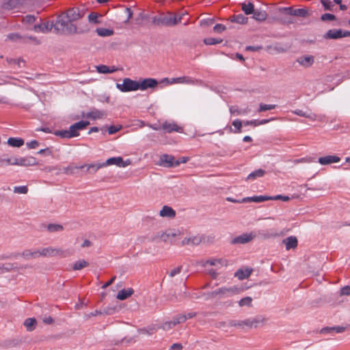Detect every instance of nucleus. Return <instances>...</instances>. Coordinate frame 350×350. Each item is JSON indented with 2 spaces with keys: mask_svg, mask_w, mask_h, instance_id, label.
I'll return each instance as SVG.
<instances>
[{
  "mask_svg": "<svg viewBox=\"0 0 350 350\" xmlns=\"http://www.w3.org/2000/svg\"><path fill=\"white\" fill-rule=\"evenodd\" d=\"M205 265H213V266L221 265V267H223V266H227L228 262L225 259L212 258V259L206 260Z\"/></svg>",
  "mask_w": 350,
  "mask_h": 350,
  "instance_id": "c85d7f7f",
  "label": "nucleus"
},
{
  "mask_svg": "<svg viewBox=\"0 0 350 350\" xmlns=\"http://www.w3.org/2000/svg\"><path fill=\"white\" fill-rule=\"evenodd\" d=\"M180 162L175 161V158L172 155L162 154L160 157L159 165L165 167H171L179 165Z\"/></svg>",
  "mask_w": 350,
  "mask_h": 350,
  "instance_id": "0eeeda50",
  "label": "nucleus"
},
{
  "mask_svg": "<svg viewBox=\"0 0 350 350\" xmlns=\"http://www.w3.org/2000/svg\"><path fill=\"white\" fill-rule=\"evenodd\" d=\"M340 161V158L336 155H327L319 158V163L323 165H329L334 163H338Z\"/></svg>",
  "mask_w": 350,
  "mask_h": 350,
  "instance_id": "2eb2a0df",
  "label": "nucleus"
},
{
  "mask_svg": "<svg viewBox=\"0 0 350 350\" xmlns=\"http://www.w3.org/2000/svg\"><path fill=\"white\" fill-rule=\"evenodd\" d=\"M36 325V320L33 318L27 319L24 322V325L25 326L27 331H32L35 329Z\"/></svg>",
  "mask_w": 350,
  "mask_h": 350,
  "instance_id": "2f4dec72",
  "label": "nucleus"
},
{
  "mask_svg": "<svg viewBox=\"0 0 350 350\" xmlns=\"http://www.w3.org/2000/svg\"><path fill=\"white\" fill-rule=\"evenodd\" d=\"M245 125H251L254 126H259L258 120H247L245 122Z\"/></svg>",
  "mask_w": 350,
  "mask_h": 350,
  "instance_id": "680f3d73",
  "label": "nucleus"
},
{
  "mask_svg": "<svg viewBox=\"0 0 350 350\" xmlns=\"http://www.w3.org/2000/svg\"><path fill=\"white\" fill-rule=\"evenodd\" d=\"M275 108V105L260 104L258 111V112H262V111H265L267 110H271Z\"/></svg>",
  "mask_w": 350,
  "mask_h": 350,
  "instance_id": "de8ad7c7",
  "label": "nucleus"
},
{
  "mask_svg": "<svg viewBox=\"0 0 350 350\" xmlns=\"http://www.w3.org/2000/svg\"><path fill=\"white\" fill-rule=\"evenodd\" d=\"M161 23L167 26L175 25L178 23L176 16H166L161 18Z\"/></svg>",
  "mask_w": 350,
  "mask_h": 350,
  "instance_id": "b1692460",
  "label": "nucleus"
},
{
  "mask_svg": "<svg viewBox=\"0 0 350 350\" xmlns=\"http://www.w3.org/2000/svg\"><path fill=\"white\" fill-rule=\"evenodd\" d=\"M255 236L252 234H243L239 237H237L234 239V243H246L252 241Z\"/></svg>",
  "mask_w": 350,
  "mask_h": 350,
  "instance_id": "393cba45",
  "label": "nucleus"
},
{
  "mask_svg": "<svg viewBox=\"0 0 350 350\" xmlns=\"http://www.w3.org/2000/svg\"><path fill=\"white\" fill-rule=\"evenodd\" d=\"M265 174V171L262 169L256 170L252 173H250L247 177V180H254L258 177H262Z\"/></svg>",
  "mask_w": 350,
  "mask_h": 350,
  "instance_id": "7c9ffc66",
  "label": "nucleus"
},
{
  "mask_svg": "<svg viewBox=\"0 0 350 350\" xmlns=\"http://www.w3.org/2000/svg\"><path fill=\"white\" fill-rule=\"evenodd\" d=\"M162 129L167 133L178 132L183 133V129L174 122H165L162 124Z\"/></svg>",
  "mask_w": 350,
  "mask_h": 350,
  "instance_id": "ddd939ff",
  "label": "nucleus"
},
{
  "mask_svg": "<svg viewBox=\"0 0 350 350\" xmlns=\"http://www.w3.org/2000/svg\"><path fill=\"white\" fill-rule=\"evenodd\" d=\"M254 18L257 21H265L267 13L265 11H254Z\"/></svg>",
  "mask_w": 350,
  "mask_h": 350,
  "instance_id": "a19ab883",
  "label": "nucleus"
},
{
  "mask_svg": "<svg viewBox=\"0 0 350 350\" xmlns=\"http://www.w3.org/2000/svg\"><path fill=\"white\" fill-rule=\"evenodd\" d=\"M8 144L12 147L19 148L24 144V140L21 138L10 137L8 139Z\"/></svg>",
  "mask_w": 350,
  "mask_h": 350,
  "instance_id": "cd10ccee",
  "label": "nucleus"
},
{
  "mask_svg": "<svg viewBox=\"0 0 350 350\" xmlns=\"http://www.w3.org/2000/svg\"><path fill=\"white\" fill-rule=\"evenodd\" d=\"M267 200H270L269 196H256L252 197H247L244 198L241 200V202H256L259 203L262 202H265Z\"/></svg>",
  "mask_w": 350,
  "mask_h": 350,
  "instance_id": "a211bd4d",
  "label": "nucleus"
},
{
  "mask_svg": "<svg viewBox=\"0 0 350 350\" xmlns=\"http://www.w3.org/2000/svg\"><path fill=\"white\" fill-rule=\"evenodd\" d=\"M138 81L125 78L123 79L122 83H116V88L122 92L138 90Z\"/></svg>",
  "mask_w": 350,
  "mask_h": 350,
  "instance_id": "7ed1b4c3",
  "label": "nucleus"
},
{
  "mask_svg": "<svg viewBox=\"0 0 350 350\" xmlns=\"http://www.w3.org/2000/svg\"><path fill=\"white\" fill-rule=\"evenodd\" d=\"M159 215L162 217L173 218L176 215V212L170 206H164L160 211Z\"/></svg>",
  "mask_w": 350,
  "mask_h": 350,
  "instance_id": "6ab92c4d",
  "label": "nucleus"
},
{
  "mask_svg": "<svg viewBox=\"0 0 350 350\" xmlns=\"http://www.w3.org/2000/svg\"><path fill=\"white\" fill-rule=\"evenodd\" d=\"M85 167H87V170L90 173H95L99 169L105 167V165L104 163H92V164H90V165H80V166L76 167V169L81 170V169H83Z\"/></svg>",
  "mask_w": 350,
  "mask_h": 350,
  "instance_id": "f3484780",
  "label": "nucleus"
},
{
  "mask_svg": "<svg viewBox=\"0 0 350 350\" xmlns=\"http://www.w3.org/2000/svg\"><path fill=\"white\" fill-rule=\"evenodd\" d=\"M38 251L39 256H55L66 257L65 252L59 248L51 247H45Z\"/></svg>",
  "mask_w": 350,
  "mask_h": 350,
  "instance_id": "20e7f679",
  "label": "nucleus"
},
{
  "mask_svg": "<svg viewBox=\"0 0 350 350\" xmlns=\"http://www.w3.org/2000/svg\"><path fill=\"white\" fill-rule=\"evenodd\" d=\"M350 36V31L342 29H329L325 35V39H339L345 37Z\"/></svg>",
  "mask_w": 350,
  "mask_h": 350,
  "instance_id": "39448f33",
  "label": "nucleus"
},
{
  "mask_svg": "<svg viewBox=\"0 0 350 350\" xmlns=\"http://www.w3.org/2000/svg\"><path fill=\"white\" fill-rule=\"evenodd\" d=\"M98 15L96 12H91L88 16V20L90 23L98 24L99 21H98Z\"/></svg>",
  "mask_w": 350,
  "mask_h": 350,
  "instance_id": "3c124183",
  "label": "nucleus"
},
{
  "mask_svg": "<svg viewBox=\"0 0 350 350\" xmlns=\"http://www.w3.org/2000/svg\"><path fill=\"white\" fill-rule=\"evenodd\" d=\"M341 294L345 295H350V286H346L341 289Z\"/></svg>",
  "mask_w": 350,
  "mask_h": 350,
  "instance_id": "e2e57ef3",
  "label": "nucleus"
},
{
  "mask_svg": "<svg viewBox=\"0 0 350 350\" xmlns=\"http://www.w3.org/2000/svg\"><path fill=\"white\" fill-rule=\"evenodd\" d=\"M270 200H282L283 202H288L290 200V198L287 196L277 195L274 196H269Z\"/></svg>",
  "mask_w": 350,
  "mask_h": 350,
  "instance_id": "a18cd8bd",
  "label": "nucleus"
},
{
  "mask_svg": "<svg viewBox=\"0 0 350 350\" xmlns=\"http://www.w3.org/2000/svg\"><path fill=\"white\" fill-rule=\"evenodd\" d=\"M28 191L27 186H17L14 187V192L16 193L26 194Z\"/></svg>",
  "mask_w": 350,
  "mask_h": 350,
  "instance_id": "c03bdc74",
  "label": "nucleus"
},
{
  "mask_svg": "<svg viewBox=\"0 0 350 350\" xmlns=\"http://www.w3.org/2000/svg\"><path fill=\"white\" fill-rule=\"evenodd\" d=\"M321 20L323 21H333L335 19V16L332 14L326 13L321 16Z\"/></svg>",
  "mask_w": 350,
  "mask_h": 350,
  "instance_id": "6e6d98bb",
  "label": "nucleus"
},
{
  "mask_svg": "<svg viewBox=\"0 0 350 350\" xmlns=\"http://www.w3.org/2000/svg\"><path fill=\"white\" fill-rule=\"evenodd\" d=\"M3 161L6 162V163L8 165H18V163L17 157H12V158L7 159H0V162H3Z\"/></svg>",
  "mask_w": 350,
  "mask_h": 350,
  "instance_id": "8fccbe9b",
  "label": "nucleus"
},
{
  "mask_svg": "<svg viewBox=\"0 0 350 350\" xmlns=\"http://www.w3.org/2000/svg\"><path fill=\"white\" fill-rule=\"evenodd\" d=\"M121 129V126H110L108 128V133L111 135L114 134Z\"/></svg>",
  "mask_w": 350,
  "mask_h": 350,
  "instance_id": "052dcab7",
  "label": "nucleus"
},
{
  "mask_svg": "<svg viewBox=\"0 0 350 350\" xmlns=\"http://www.w3.org/2000/svg\"><path fill=\"white\" fill-rule=\"evenodd\" d=\"M181 269H182L181 266H179V267H177L174 269H173L172 270L170 271V272L169 273L170 276L172 278L174 277L175 275H176L177 274L180 273Z\"/></svg>",
  "mask_w": 350,
  "mask_h": 350,
  "instance_id": "13d9d810",
  "label": "nucleus"
},
{
  "mask_svg": "<svg viewBox=\"0 0 350 350\" xmlns=\"http://www.w3.org/2000/svg\"><path fill=\"white\" fill-rule=\"evenodd\" d=\"M158 82L156 79L152 78H146L141 81H138V90H146L148 88H153L157 86Z\"/></svg>",
  "mask_w": 350,
  "mask_h": 350,
  "instance_id": "9b49d317",
  "label": "nucleus"
},
{
  "mask_svg": "<svg viewBox=\"0 0 350 350\" xmlns=\"http://www.w3.org/2000/svg\"><path fill=\"white\" fill-rule=\"evenodd\" d=\"M20 255L25 260H29L30 258H36L39 257L38 250L31 251L29 250H26L23 251Z\"/></svg>",
  "mask_w": 350,
  "mask_h": 350,
  "instance_id": "a878e982",
  "label": "nucleus"
},
{
  "mask_svg": "<svg viewBox=\"0 0 350 350\" xmlns=\"http://www.w3.org/2000/svg\"><path fill=\"white\" fill-rule=\"evenodd\" d=\"M252 298L251 297H245L242 298L239 301V306L240 307H243V306L250 307V306H252Z\"/></svg>",
  "mask_w": 350,
  "mask_h": 350,
  "instance_id": "ea45409f",
  "label": "nucleus"
},
{
  "mask_svg": "<svg viewBox=\"0 0 350 350\" xmlns=\"http://www.w3.org/2000/svg\"><path fill=\"white\" fill-rule=\"evenodd\" d=\"M222 42V40L215 39L213 38H208L204 40V42L207 45L219 44Z\"/></svg>",
  "mask_w": 350,
  "mask_h": 350,
  "instance_id": "49530a36",
  "label": "nucleus"
},
{
  "mask_svg": "<svg viewBox=\"0 0 350 350\" xmlns=\"http://www.w3.org/2000/svg\"><path fill=\"white\" fill-rule=\"evenodd\" d=\"M226 29V28L225 25H224L222 24H217L213 27V30L216 33H221L224 31H225Z\"/></svg>",
  "mask_w": 350,
  "mask_h": 350,
  "instance_id": "864d4df0",
  "label": "nucleus"
},
{
  "mask_svg": "<svg viewBox=\"0 0 350 350\" xmlns=\"http://www.w3.org/2000/svg\"><path fill=\"white\" fill-rule=\"evenodd\" d=\"M231 21L239 24H245L247 21V18L243 14H238L233 16L231 18Z\"/></svg>",
  "mask_w": 350,
  "mask_h": 350,
  "instance_id": "4c0bfd02",
  "label": "nucleus"
},
{
  "mask_svg": "<svg viewBox=\"0 0 350 350\" xmlns=\"http://www.w3.org/2000/svg\"><path fill=\"white\" fill-rule=\"evenodd\" d=\"M96 70L99 73L107 74L111 73L116 70V68L110 69L107 66L105 65H100L96 66Z\"/></svg>",
  "mask_w": 350,
  "mask_h": 350,
  "instance_id": "58836bf2",
  "label": "nucleus"
},
{
  "mask_svg": "<svg viewBox=\"0 0 350 350\" xmlns=\"http://www.w3.org/2000/svg\"><path fill=\"white\" fill-rule=\"evenodd\" d=\"M96 31L98 36L102 37L111 36L113 34V30L105 28H98Z\"/></svg>",
  "mask_w": 350,
  "mask_h": 350,
  "instance_id": "72a5a7b5",
  "label": "nucleus"
},
{
  "mask_svg": "<svg viewBox=\"0 0 350 350\" xmlns=\"http://www.w3.org/2000/svg\"><path fill=\"white\" fill-rule=\"evenodd\" d=\"M345 330V328L342 326H336L332 327H325L321 329V333H330L334 332L336 333H342Z\"/></svg>",
  "mask_w": 350,
  "mask_h": 350,
  "instance_id": "473e14b6",
  "label": "nucleus"
},
{
  "mask_svg": "<svg viewBox=\"0 0 350 350\" xmlns=\"http://www.w3.org/2000/svg\"><path fill=\"white\" fill-rule=\"evenodd\" d=\"M266 322V319L262 317H256L245 319L241 321H232L230 323L232 326L239 327H249V328H256L258 327L260 324H265Z\"/></svg>",
  "mask_w": 350,
  "mask_h": 350,
  "instance_id": "f03ea898",
  "label": "nucleus"
},
{
  "mask_svg": "<svg viewBox=\"0 0 350 350\" xmlns=\"http://www.w3.org/2000/svg\"><path fill=\"white\" fill-rule=\"evenodd\" d=\"M55 135L62 138H71L68 130L57 131L55 132Z\"/></svg>",
  "mask_w": 350,
  "mask_h": 350,
  "instance_id": "09e8293b",
  "label": "nucleus"
},
{
  "mask_svg": "<svg viewBox=\"0 0 350 350\" xmlns=\"http://www.w3.org/2000/svg\"><path fill=\"white\" fill-rule=\"evenodd\" d=\"M170 349L172 350H181L183 349V345L180 343H174L171 346Z\"/></svg>",
  "mask_w": 350,
  "mask_h": 350,
  "instance_id": "0e129e2a",
  "label": "nucleus"
},
{
  "mask_svg": "<svg viewBox=\"0 0 350 350\" xmlns=\"http://www.w3.org/2000/svg\"><path fill=\"white\" fill-rule=\"evenodd\" d=\"M125 12L127 14V21H129L133 16V12L131 8H127L125 10Z\"/></svg>",
  "mask_w": 350,
  "mask_h": 350,
  "instance_id": "774afa93",
  "label": "nucleus"
},
{
  "mask_svg": "<svg viewBox=\"0 0 350 350\" xmlns=\"http://www.w3.org/2000/svg\"><path fill=\"white\" fill-rule=\"evenodd\" d=\"M294 113H295L296 115L299 116H301V117H305L307 116V112L306 111H304L302 110H300V109H297L294 111Z\"/></svg>",
  "mask_w": 350,
  "mask_h": 350,
  "instance_id": "69168bd1",
  "label": "nucleus"
},
{
  "mask_svg": "<svg viewBox=\"0 0 350 350\" xmlns=\"http://www.w3.org/2000/svg\"><path fill=\"white\" fill-rule=\"evenodd\" d=\"M202 241V238L199 235L190 236L185 237L181 241V245H197Z\"/></svg>",
  "mask_w": 350,
  "mask_h": 350,
  "instance_id": "4468645a",
  "label": "nucleus"
},
{
  "mask_svg": "<svg viewBox=\"0 0 350 350\" xmlns=\"http://www.w3.org/2000/svg\"><path fill=\"white\" fill-rule=\"evenodd\" d=\"M54 29L58 33H75L77 27L72 23L64 13L59 15L54 24Z\"/></svg>",
  "mask_w": 350,
  "mask_h": 350,
  "instance_id": "f257e3e1",
  "label": "nucleus"
},
{
  "mask_svg": "<svg viewBox=\"0 0 350 350\" xmlns=\"http://www.w3.org/2000/svg\"><path fill=\"white\" fill-rule=\"evenodd\" d=\"M134 293L132 288L120 290L117 294V299L119 300H124L131 297Z\"/></svg>",
  "mask_w": 350,
  "mask_h": 350,
  "instance_id": "412c9836",
  "label": "nucleus"
},
{
  "mask_svg": "<svg viewBox=\"0 0 350 350\" xmlns=\"http://www.w3.org/2000/svg\"><path fill=\"white\" fill-rule=\"evenodd\" d=\"M174 326L175 325H173V321H171L165 322V323H163V325H161V328L163 330L167 331V330L172 329V327H174Z\"/></svg>",
  "mask_w": 350,
  "mask_h": 350,
  "instance_id": "4d7b16f0",
  "label": "nucleus"
},
{
  "mask_svg": "<svg viewBox=\"0 0 350 350\" xmlns=\"http://www.w3.org/2000/svg\"><path fill=\"white\" fill-rule=\"evenodd\" d=\"M285 244L286 249L289 250L291 249H294L297 246V239L295 237H288L286 239L283 241Z\"/></svg>",
  "mask_w": 350,
  "mask_h": 350,
  "instance_id": "4be33fe9",
  "label": "nucleus"
},
{
  "mask_svg": "<svg viewBox=\"0 0 350 350\" xmlns=\"http://www.w3.org/2000/svg\"><path fill=\"white\" fill-rule=\"evenodd\" d=\"M26 145L29 149H34L38 147L39 142L37 140H32L29 142H27Z\"/></svg>",
  "mask_w": 350,
  "mask_h": 350,
  "instance_id": "bf43d9fd",
  "label": "nucleus"
},
{
  "mask_svg": "<svg viewBox=\"0 0 350 350\" xmlns=\"http://www.w3.org/2000/svg\"><path fill=\"white\" fill-rule=\"evenodd\" d=\"M54 27V24L50 22L43 23L40 25H34V31L38 33H48L52 28Z\"/></svg>",
  "mask_w": 350,
  "mask_h": 350,
  "instance_id": "dca6fc26",
  "label": "nucleus"
},
{
  "mask_svg": "<svg viewBox=\"0 0 350 350\" xmlns=\"http://www.w3.org/2000/svg\"><path fill=\"white\" fill-rule=\"evenodd\" d=\"M161 83H165L167 85H172L174 83H185V84L193 85V84H195L196 81L193 79H192L191 77L184 76V77H177V78H172V79L164 78L163 79L161 80Z\"/></svg>",
  "mask_w": 350,
  "mask_h": 350,
  "instance_id": "423d86ee",
  "label": "nucleus"
},
{
  "mask_svg": "<svg viewBox=\"0 0 350 350\" xmlns=\"http://www.w3.org/2000/svg\"><path fill=\"white\" fill-rule=\"evenodd\" d=\"M66 16L72 23L73 21H77L84 16V12L81 10L79 8H72L69 9L66 13Z\"/></svg>",
  "mask_w": 350,
  "mask_h": 350,
  "instance_id": "9d476101",
  "label": "nucleus"
},
{
  "mask_svg": "<svg viewBox=\"0 0 350 350\" xmlns=\"http://www.w3.org/2000/svg\"><path fill=\"white\" fill-rule=\"evenodd\" d=\"M241 9L245 14L248 15L254 12V5L252 3H242Z\"/></svg>",
  "mask_w": 350,
  "mask_h": 350,
  "instance_id": "c9c22d12",
  "label": "nucleus"
},
{
  "mask_svg": "<svg viewBox=\"0 0 350 350\" xmlns=\"http://www.w3.org/2000/svg\"><path fill=\"white\" fill-rule=\"evenodd\" d=\"M46 229L50 232H59L64 230V227L60 224H50L46 226Z\"/></svg>",
  "mask_w": 350,
  "mask_h": 350,
  "instance_id": "f704fd0d",
  "label": "nucleus"
},
{
  "mask_svg": "<svg viewBox=\"0 0 350 350\" xmlns=\"http://www.w3.org/2000/svg\"><path fill=\"white\" fill-rule=\"evenodd\" d=\"M18 165L32 166L36 165V158L33 157L18 158Z\"/></svg>",
  "mask_w": 350,
  "mask_h": 350,
  "instance_id": "aec40b11",
  "label": "nucleus"
},
{
  "mask_svg": "<svg viewBox=\"0 0 350 350\" xmlns=\"http://www.w3.org/2000/svg\"><path fill=\"white\" fill-rule=\"evenodd\" d=\"M296 62L304 68L310 67L314 62V57L313 55H302L299 57Z\"/></svg>",
  "mask_w": 350,
  "mask_h": 350,
  "instance_id": "f8f14e48",
  "label": "nucleus"
},
{
  "mask_svg": "<svg viewBox=\"0 0 350 350\" xmlns=\"http://www.w3.org/2000/svg\"><path fill=\"white\" fill-rule=\"evenodd\" d=\"M105 116V114L104 112L97 110V109H94V110L88 113L87 115L85 116V117L88 118L96 120V119H101Z\"/></svg>",
  "mask_w": 350,
  "mask_h": 350,
  "instance_id": "bb28decb",
  "label": "nucleus"
},
{
  "mask_svg": "<svg viewBox=\"0 0 350 350\" xmlns=\"http://www.w3.org/2000/svg\"><path fill=\"white\" fill-rule=\"evenodd\" d=\"M88 266V262L85 260H79L75 262L72 266L74 270H81Z\"/></svg>",
  "mask_w": 350,
  "mask_h": 350,
  "instance_id": "e433bc0d",
  "label": "nucleus"
},
{
  "mask_svg": "<svg viewBox=\"0 0 350 350\" xmlns=\"http://www.w3.org/2000/svg\"><path fill=\"white\" fill-rule=\"evenodd\" d=\"M251 273L252 269H239L235 273V276L237 277L239 280H244L249 278Z\"/></svg>",
  "mask_w": 350,
  "mask_h": 350,
  "instance_id": "c756f323",
  "label": "nucleus"
},
{
  "mask_svg": "<svg viewBox=\"0 0 350 350\" xmlns=\"http://www.w3.org/2000/svg\"><path fill=\"white\" fill-rule=\"evenodd\" d=\"M116 278V276L112 277V278H111V279L109 281H108L107 282H106V283H105V284L102 286V288H107V287L109 286H110V285H111V284L115 281Z\"/></svg>",
  "mask_w": 350,
  "mask_h": 350,
  "instance_id": "338daca9",
  "label": "nucleus"
},
{
  "mask_svg": "<svg viewBox=\"0 0 350 350\" xmlns=\"http://www.w3.org/2000/svg\"><path fill=\"white\" fill-rule=\"evenodd\" d=\"M232 125L236 129L233 132L234 133H239L241 132L242 122L241 120L237 119L232 122Z\"/></svg>",
  "mask_w": 350,
  "mask_h": 350,
  "instance_id": "37998d69",
  "label": "nucleus"
},
{
  "mask_svg": "<svg viewBox=\"0 0 350 350\" xmlns=\"http://www.w3.org/2000/svg\"><path fill=\"white\" fill-rule=\"evenodd\" d=\"M104 163L105 167L108 165H115L118 167H125L131 165V161L130 159H126L124 161L121 157H117L109 158Z\"/></svg>",
  "mask_w": 350,
  "mask_h": 350,
  "instance_id": "1a4fd4ad",
  "label": "nucleus"
},
{
  "mask_svg": "<svg viewBox=\"0 0 350 350\" xmlns=\"http://www.w3.org/2000/svg\"><path fill=\"white\" fill-rule=\"evenodd\" d=\"M230 112L231 114L234 116L244 115L247 113V110L245 109H240L233 106L230 108Z\"/></svg>",
  "mask_w": 350,
  "mask_h": 350,
  "instance_id": "79ce46f5",
  "label": "nucleus"
},
{
  "mask_svg": "<svg viewBox=\"0 0 350 350\" xmlns=\"http://www.w3.org/2000/svg\"><path fill=\"white\" fill-rule=\"evenodd\" d=\"M238 292V288L237 287H231V288H221L217 291L213 292L214 295L217 294H223L226 295H230L235 294Z\"/></svg>",
  "mask_w": 350,
  "mask_h": 350,
  "instance_id": "5701e85b",
  "label": "nucleus"
},
{
  "mask_svg": "<svg viewBox=\"0 0 350 350\" xmlns=\"http://www.w3.org/2000/svg\"><path fill=\"white\" fill-rule=\"evenodd\" d=\"M89 124V122L81 120L71 125L68 130L70 137L78 136L79 131L85 129Z\"/></svg>",
  "mask_w": 350,
  "mask_h": 350,
  "instance_id": "6e6552de",
  "label": "nucleus"
},
{
  "mask_svg": "<svg viewBox=\"0 0 350 350\" xmlns=\"http://www.w3.org/2000/svg\"><path fill=\"white\" fill-rule=\"evenodd\" d=\"M308 12L304 9H297L294 10L293 14L299 16H306Z\"/></svg>",
  "mask_w": 350,
  "mask_h": 350,
  "instance_id": "5fc2aeb1",
  "label": "nucleus"
},
{
  "mask_svg": "<svg viewBox=\"0 0 350 350\" xmlns=\"http://www.w3.org/2000/svg\"><path fill=\"white\" fill-rule=\"evenodd\" d=\"M172 321L173 325H176L177 324L184 323L186 321V318L183 314H180L176 317Z\"/></svg>",
  "mask_w": 350,
  "mask_h": 350,
  "instance_id": "603ef678",
  "label": "nucleus"
}]
</instances>
